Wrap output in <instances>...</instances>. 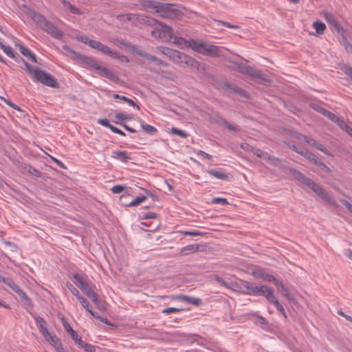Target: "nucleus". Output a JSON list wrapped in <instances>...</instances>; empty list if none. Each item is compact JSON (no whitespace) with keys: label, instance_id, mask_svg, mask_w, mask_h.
<instances>
[{"label":"nucleus","instance_id":"f257e3e1","mask_svg":"<svg viewBox=\"0 0 352 352\" xmlns=\"http://www.w3.org/2000/svg\"><path fill=\"white\" fill-rule=\"evenodd\" d=\"M190 43V47L197 53L211 57H218L221 55V50L214 45L192 39Z\"/></svg>","mask_w":352,"mask_h":352},{"label":"nucleus","instance_id":"c85d7f7f","mask_svg":"<svg viewBox=\"0 0 352 352\" xmlns=\"http://www.w3.org/2000/svg\"><path fill=\"white\" fill-rule=\"evenodd\" d=\"M307 187L316 192L320 198L326 193V191L313 180L311 181Z\"/></svg>","mask_w":352,"mask_h":352},{"label":"nucleus","instance_id":"79ce46f5","mask_svg":"<svg viewBox=\"0 0 352 352\" xmlns=\"http://www.w3.org/2000/svg\"><path fill=\"white\" fill-rule=\"evenodd\" d=\"M313 26L315 28L317 34H322L326 29V25L324 23L317 21L313 23Z\"/></svg>","mask_w":352,"mask_h":352},{"label":"nucleus","instance_id":"423d86ee","mask_svg":"<svg viewBox=\"0 0 352 352\" xmlns=\"http://www.w3.org/2000/svg\"><path fill=\"white\" fill-rule=\"evenodd\" d=\"M237 71L242 74H248L252 78L258 80L260 82H270L267 76L262 74L261 71L256 70L250 65H239Z\"/></svg>","mask_w":352,"mask_h":352},{"label":"nucleus","instance_id":"37998d69","mask_svg":"<svg viewBox=\"0 0 352 352\" xmlns=\"http://www.w3.org/2000/svg\"><path fill=\"white\" fill-rule=\"evenodd\" d=\"M45 338L50 342V344L56 349L58 346L61 344L60 340L56 336H52L50 333L49 336L45 337Z\"/></svg>","mask_w":352,"mask_h":352},{"label":"nucleus","instance_id":"69168bd1","mask_svg":"<svg viewBox=\"0 0 352 352\" xmlns=\"http://www.w3.org/2000/svg\"><path fill=\"white\" fill-rule=\"evenodd\" d=\"M4 283L8 286L12 290L17 289L18 285H16L12 278H7Z\"/></svg>","mask_w":352,"mask_h":352},{"label":"nucleus","instance_id":"7ed1b4c3","mask_svg":"<svg viewBox=\"0 0 352 352\" xmlns=\"http://www.w3.org/2000/svg\"><path fill=\"white\" fill-rule=\"evenodd\" d=\"M151 35L163 42H168L173 38L172 28L162 23H159L158 26L151 31Z\"/></svg>","mask_w":352,"mask_h":352},{"label":"nucleus","instance_id":"cd10ccee","mask_svg":"<svg viewBox=\"0 0 352 352\" xmlns=\"http://www.w3.org/2000/svg\"><path fill=\"white\" fill-rule=\"evenodd\" d=\"M62 323L65 331L70 335L72 340H74V342L77 341L78 338H79L77 332L72 328L69 322L65 318H62Z\"/></svg>","mask_w":352,"mask_h":352},{"label":"nucleus","instance_id":"a878e982","mask_svg":"<svg viewBox=\"0 0 352 352\" xmlns=\"http://www.w3.org/2000/svg\"><path fill=\"white\" fill-rule=\"evenodd\" d=\"M271 165L285 169L288 170L289 167L287 166V162L283 160H280L275 156L271 155L270 160L268 162Z\"/></svg>","mask_w":352,"mask_h":352},{"label":"nucleus","instance_id":"6e6552de","mask_svg":"<svg viewBox=\"0 0 352 352\" xmlns=\"http://www.w3.org/2000/svg\"><path fill=\"white\" fill-rule=\"evenodd\" d=\"M241 286L245 288L248 291L243 292V294L247 295H256V294H265L266 291H267V286L261 285V286H253L252 283L242 280Z\"/></svg>","mask_w":352,"mask_h":352},{"label":"nucleus","instance_id":"49530a36","mask_svg":"<svg viewBox=\"0 0 352 352\" xmlns=\"http://www.w3.org/2000/svg\"><path fill=\"white\" fill-rule=\"evenodd\" d=\"M324 116L329 118L331 121L336 123L338 125V123H340L342 120V119H340L338 116L328 110L327 111Z\"/></svg>","mask_w":352,"mask_h":352},{"label":"nucleus","instance_id":"6e6d98bb","mask_svg":"<svg viewBox=\"0 0 352 352\" xmlns=\"http://www.w3.org/2000/svg\"><path fill=\"white\" fill-rule=\"evenodd\" d=\"M310 107L314 109L316 111L322 114L323 116L325 115L326 112H327V109L322 107L321 106H320L319 104H316V103H311L310 104Z\"/></svg>","mask_w":352,"mask_h":352},{"label":"nucleus","instance_id":"5fc2aeb1","mask_svg":"<svg viewBox=\"0 0 352 352\" xmlns=\"http://www.w3.org/2000/svg\"><path fill=\"white\" fill-rule=\"evenodd\" d=\"M80 303L81 304V305L87 311H89V310H91V308H90V305H89V303L88 302V300L85 298L83 297L82 296H78V298H77Z\"/></svg>","mask_w":352,"mask_h":352},{"label":"nucleus","instance_id":"39448f33","mask_svg":"<svg viewBox=\"0 0 352 352\" xmlns=\"http://www.w3.org/2000/svg\"><path fill=\"white\" fill-rule=\"evenodd\" d=\"M76 39L106 55L109 56V54L111 53V49L100 41L90 39L87 36L80 35L76 36Z\"/></svg>","mask_w":352,"mask_h":352},{"label":"nucleus","instance_id":"20e7f679","mask_svg":"<svg viewBox=\"0 0 352 352\" xmlns=\"http://www.w3.org/2000/svg\"><path fill=\"white\" fill-rule=\"evenodd\" d=\"M34 78L41 83L53 88L58 87V82L50 74L40 69H35L34 71Z\"/></svg>","mask_w":352,"mask_h":352},{"label":"nucleus","instance_id":"ddd939ff","mask_svg":"<svg viewBox=\"0 0 352 352\" xmlns=\"http://www.w3.org/2000/svg\"><path fill=\"white\" fill-rule=\"evenodd\" d=\"M97 71L100 76L109 79L114 82L118 83L120 81V78L107 67L100 65L99 67H97Z\"/></svg>","mask_w":352,"mask_h":352},{"label":"nucleus","instance_id":"c756f323","mask_svg":"<svg viewBox=\"0 0 352 352\" xmlns=\"http://www.w3.org/2000/svg\"><path fill=\"white\" fill-rule=\"evenodd\" d=\"M199 248L200 246L198 244L188 245L182 248L180 250V253H182L184 255H187L199 251Z\"/></svg>","mask_w":352,"mask_h":352},{"label":"nucleus","instance_id":"603ef678","mask_svg":"<svg viewBox=\"0 0 352 352\" xmlns=\"http://www.w3.org/2000/svg\"><path fill=\"white\" fill-rule=\"evenodd\" d=\"M340 69L351 79L352 80V67L347 65H342Z\"/></svg>","mask_w":352,"mask_h":352},{"label":"nucleus","instance_id":"e433bc0d","mask_svg":"<svg viewBox=\"0 0 352 352\" xmlns=\"http://www.w3.org/2000/svg\"><path fill=\"white\" fill-rule=\"evenodd\" d=\"M160 4V2L153 1V0H144L142 3V5L144 7L147 8L154 9L155 12H156V10L158 9Z\"/></svg>","mask_w":352,"mask_h":352},{"label":"nucleus","instance_id":"e2e57ef3","mask_svg":"<svg viewBox=\"0 0 352 352\" xmlns=\"http://www.w3.org/2000/svg\"><path fill=\"white\" fill-rule=\"evenodd\" d=\"M276 309L281 314V315L285 318H287V315L285 311V309L283 306L278 302H276V305H274Z\"/></svg>","mask_w":352,"mask_h":352},{"label":"nucleus","instance_id":"09e8293b","mask_svg":"<svg viewBox=\"0 0 352 352\" xmlns=\"http://www.w3.org/2000/svg\"><path fill=\"white\" fill-rule=\"evenodd\" d=\"M157 49L163 54L167 56L169 58H170L174 50L164 47V46H158Z\"/></svg>","mask_w":352,"mask_h":352},{"label":"nucleus","instance_id":"9d476101","mask_svg":"<svg viewBox=\"0 0 352 352\" xmlns=\"http://www.w3.org/2000/svg\"><path fill=\"white\" fill-rule=\"evenodd\" d=\"M41 28L54 38L61 39L63 36V32L58 30L50 21L45 22V23Z\"/></svg>","mask_w":352,"mask_h":352},{"label":"nucleus","instance_id":"5701e85b","mask_svg":"<svg viewBox=\"0 0 352 352\" xmlns=\"http://www.w3.org/2000/svg\"><path fill=\"white\" fill-rule=\"evenodd\" d=\"M187 56L182 52L174 50L170 59L177 64H182L186 60Z\"/></svg>","mask_w":352,"mask_h":352},{"label":"nucleus","instance_id":"680f3d73","mask_svg":"<svg viewBox=\"0 0 352 352\" xmlns=\"http://www.w3.org/2000/svg\"><path fill=\"white\" fill-rule=\"evenodd\" d=\"M343 39V45L344 46V48L346 50V51L349 53H351L352 54V45L351 43L347 40L346 38L344 37L342 38Z\"/></svg>","mask_w":352,"mask_h":352},{"label":"nucleus","instance_id":"6ab92c4d","mask_svg":"<svg viewBox=\"0 0 352 352\" xmlns=\"http://www.w3.org/2000/svg\"><path fill=\"white\" fill-rule=\"evenodd\" d=\"M324 16L326 21L329 23V25H331L337 32L340 33V32L344 31L342 25L331 13L325 12Z\"/></svg>","mask_w":352,"mask_h":352},{"label":"nucleus","instance_id":"bf43d9fd","mask_svg":"<svg viewBox=\"0 0 352 352\" xmlns=\"http://www.w3.org/2000/svg\"><path fill=\"white\" fill-rule=\"evenodd\" d=\"M184 309L183 308H176V307H168L162 310L163 314H170V313H176L179 311H184Z\"/></svg>","mask_w":352,"mask_h":352},{"label":"nucleus","instance_id":"2eb2a0df","mask_svg":"<svg viewBox=\"0 0 352 352\" xmlns=\"http://www.w3.org/2000/svg\"><path fill=\"white\" fill-rule=\"evenodd\" d=\"M14 292H16L20 298L22 300L25 309L30 311V309L33 307V304L31 300V299L26 295V294L19 287V286H17V289H14L13 290Z\"/></svg>","mask_w":352,"mask_h":352},{"label":"nucleus","instance_id":"2f4dec72","mask_svg":"<svg viewBox=\"0 0 352 352\" xmlns=\"http://www.w3.org/2000/svg\"><path fill=\"white\" fill-rule=\"evenodd\" d=\"M76 344L80 348L83 349L87 352H95L96 348L94 346L88 344L83 341L80 337L78 338L77 341H75Z\"/></svg>","mask_w":352,"mask_h":352},{"label":"nucleus","instance_id":"8fccbe9b","mask_svg":"<svg viewBox=\"0 0 352 352\" xmlns=\"http://www.w3.org/2000/svg\"><path fill=\"white\" fill-rule=\"evenodd\" d=\"M265 270L263 268H256L252 271V274L255 278H263L265 274Z\"/></svg>","mask_w":352,"mask_h":352},{"label":"nucleus","instance_id":"f704fd0d","mask_svg":"<svg viewBox=\"0 0 352 352\" xmlns=\"http://www.w3.org/2000/svg\"><path fill=\"white\" fill-rule=\"evenodd\" d=\"M276 286L278 287L283 296H285L289 300L294 301V297L290 294L289 289L283 285L281 281L280 284H277Z\"/></svg>","mask_w":352,"mask_h":352},{"label":"nucleus","instance_id":"a211bd4d","mask_svg":"<svg viewBox=\"0 0 352 352\" xmlns=\"http://www.w3.org/2000/svg\"><path fill=\"white\" fill-rule=\"evenodd\" d=\"M14 292H16L20 298L22 300L25 309L30 311V309L33 307V304L31 300V299L26 295V294L19 287V286H17V289H14L13 290Z\"/></svg>","mask_w":352,"mask_h":352},{"label":"nucleus","instance_id":"7c9ffc66","mask_svg":"<svg viewBox=\"0 0 352 352\" xmlns=\"http://www.w3.org/2000/svg\"><path fill=\"white\" fill-rule=\"evenodd\" d=\"M184 64L191 67L192 68H195L197 70H200L201 69L204 70V65L201 66L199 62H198L197 60H196L195 59L189 56H187L186 60H185Z\"/></svg>","mask_w":352,"mask_h":352},{"label":"nucleus","instance_id":"72a5a7b5","mask_svg":"<svg viewBox=\"0 0 352 352\" xmlns=\"http://www.w3.org/2000/svg\"><path fill=\"white\" fill-rule=\"evenodd\" d=\"M262 295L265 297V298L269 302L273 304L274 305H276V302H279L278 299L275 297L274 290L272 288H270L269 287H267V291H266V293H265V294Z\"/></svg>","mask_w":352,"mask_h":352},{"label":"nucleus","instance_id":"dca6fc26","mask_svg":"<svg viewBox=\"0 0 352 352\" xmlns=\"http://www.w3.org/2000/svg\"><path fill=\"white\" fill-rule=\"evenodd\" d=\"M14 292H16L20 298L22 300L25 309L30 311V309L33 307V304L31 300V299L26 295V294L19 287V286H17V289H14L13 290Z\"/></svg>","mask_w":352,"mask_h":352},{"label":"nucleus","instance_id":"412c9836","mask_svg":"<svg viewBox=\"0 0 352 352\" xmlns=\"http://www.w3.org/2000/svg\"><path fill=\"white\" fill-rule=\"evenodd\" d=\"M223 87L226 89H228L231 93L236 94L239 96L245 98H249V94L246 91L236 85L225 83Z\"/></svg>","mask_w":352,"mask_h":352},{"label":"nucleus","instance_id":"c9c22d12","mask_svg":"<svg viewBox=\"0 0 352 352\" xmlns=\"http://www.w3.org/2000/svg\"><path fill=\"white\" fill-rule=\"evenodd\" d=\"M113 98L115 99H120V100H122V102H127L130 106L136 108L138 110L140 109V107L138 104H136L133 100H131V99H130L129 98H126V96H120V95H119L118 94H116L113 95Z\"/></svg>","mask_w":352,"mask_h":352},{"label":"nucleus","instance_id":"c03bdc74","mask_svg":"<svg viewBox=\"0 0 352 352\" xmlns=\"http://www.w3.org/2000/svg\"><path fill=\"white\" fill-rule=\"evenodd\" d=\"M146 199V196L141 195L138 196L133 201H131L129 204H126L125 205L128 207H133L139 205L140 203L143 202Z\"/></svg>","mask_w":352,"mask_h":352},{"label":"nucleus","instance_id":"f3484780","mask_svg":"<svg viewBox=\"0 0 352 352\" xmlns=\"http://www.w3.org/2000/svg\"><path fill=\"white\" fill-rule=\"evenodd\" d=\"M14 292H16L20 298L22 300L25 309L30 311V309L33 307V304L31 300V299L26 295V294L19 287V286H17V289H14L13 290Z\"/></svg>","mask_w":352,"mask_h":352},{"label":"nucleus","instance_id":"0eeeda50","mask_svg":"<svg viewBox=\"0 0 352 352\" xmlns=\"http://www.w3.org/2000/svg\"><path fill=\"white\" fill-rule=\"evenodd\" d=\"M63 48L67 52L72 54L74 57L78 60H80L84 64H85L87 67L91 69H95L97 70V67H100V65L98 64L97 61L94 58L91 56H87L80 54V52H76L74 50H72L68 45H63Z\"/></svg>","mask_w":352,"mask_h":352},{"label":"nucleus","instance_id":"0e129e2a","mask_svg":"<svg viewBox=\"0 0 352 352\" xmlns=\"http://www.w3.org/2000/svg\"><path fill=\"white\" fill-rule=\"evenodd\" d=\"M212 204H220L221 205H227L228 204V202L226 198H221V197H215L213 198L211 201Z\"/></svg>","mask_w":352,"mask_h":352},{"label":"nucleus","instance_id":"864d4df0","mask_svg":"<svg viewBox=\"0 0 352 352\" xmlns=\"http://www.w3.org/2000/svg\"><path fill=\"white\" fill-rule=\"evenodd\" d=\"M170 133L173 135H177L183 138H186L188 137V134L185 131L175 127H173L171 129Z\"/></svg>","mask_w":352,"mask_h":352},{"label":"nucleus","instance_id":"774afa93","mask_svg":"<svg viewBox=\"0 0 352 352\" xmlns=\"http://www.w3.org/2000/svg\"><path fill=\"white\" fill-rule=\"evenodd\" d=\"M303 157L309 160V161H312L313 160H315V155L312 153L311 152L309 151L307 148L305 149L302 155Z\"/></svg>","mask_w":352,"mask_h":352},{"label":"nucleus","instance_id":"bb28decb","mask_svg":"<svg viewBox=\"0 0 352 352\" xmlns=\"http://www.w3.org/2000/svg\"><path fill=\"white\" fill-rule=\"evenodd\" d=\"M217 122L224 126L225 128L228 129V130H230L234 132H239L241 131V129L239 126L236 125H233L232 124H230L226 119L221 117H219L218 120H217Z\"/></svg>","mask_w":352,"mask_h":352},{"label":"nucleus","instance_id":"aec40b11","mask_svg":"<svg viewBox=\"0 0 352 352\" xmlns=\"http://www.w3.org/2000/svg\"><path fill=\"white\" fill-rule=\"evenodd\" d=\"M288 170L292 174L294 177L298 180L299 182L306 185L307 186L311 182V179L307 177H306L304 174L300 173V171L293 168H289Z\"/></svg>","mask_w":352,"mask_h":352},{"label":"nucleus","instance_id":"a18cd8bd","mask_svg":"<svg viewBox=\"0 0 352 352\" xmlns=\"http://www.w3.org/2000/svg\"><path fill=\"white\" fill-rule=\"evenodd\" d=\"M321 199L325 201L329 205L332 206L334 208L338 207V204L336 202V201L331 196H329L327 192Z\"/></svg>","mask_w":352,"mask_h":352},{"label":"nucleus","instance_id":"a19ab883","mask_svg":"<svg viewBox=\"0 0 352 352\" xmlns=\"http://www.w3.org/2000/svg\"><path fill=\"white\" fill-rule=\"evenodd\" d=\"M0 48L4 52V53L10 58H15V53L13 49L10 47L5 45L0 41Z\"/></svg>","mask_w":352,"mask_h":352},{"label":"nucleus","instance_id":"338daca9","mask_svg":"<svg viewBox=\"0 0 352 352\" xmlns=\"http://www.w3.org/2000/svg\"><path fill=\"white\" fill-rule=\"evenodd\" d=\"M65 3H67L68 4V8H69V11L72 13V14H82V12L80 9L76 8L75 6H74L73 5H72L69 2H64Z\"/></svg>","mask_w":352,"mask_h":352},{"label":"nucleus","instance_id":"4be33fe9","mask_svg":"<svg viewBox=\"0 0 352 352\" xmlns=\"http://www.w3.org/2000/svg\"><path fill=\"white\" fill-rule=\"evenodd\" d=\"M111 157L123 163H126L129 160L131 159L129 153L125 151H114L112 152Z\"/></svg>","mask_w":352,"mask_h":352},{"label":"nucleus","instance_id":"58836bf2","mask_svg":"<svg viewBox=\"0 0 352 352\" xmlns=\"http://www.w3.org/2000/svg\"><path fill=\"white\" fill-rule=\"evenodd\" d=\"M111 58H116L118 60H120L122 63H128L129 61V59L127 58V56L122 55L121 54H119L116 52H114L111 50V53L109 55Z\"/></svg>","mask_w":352,"mask_h":352},{"label":"nucleus","instance_id":"ea45409f","mask_svg":"<svg viewBox=\"0 0 352 352\" xmlns=\"http://www.w3.org/2000/svg\"><path fill=\"white\" fill-rule=\"evenodd\" d=\"M141 127L145 133L150 135H154L157 132L155 127L150 124H144L143 122H141Z\"/></svg>","mask_w":352,"mask_h":352},{"label":"nucleus","instance_id":"b1692460","mask_svg":"<svg viewBox=\"0 0 352 352\" xmlns=\"http://www.w3.org/2000/svg\"><path fill=\"white\" fill-rule=\"evenodd\" d=\"M34 319H35L36 324L37 327L38 328L41 333L43 335V336L44 338L49 336L50 332L47 330V329L44 326V324H45V320L40 316H35Z\"/></svg>","mask_w":352,"mask_h":352},{"label":"nucleus","instance_id":"13d9d810","mask_svg":"<svg viewBox=\"0 0 352 352\" xmlns=\"http://www.w3.org/2000/svg\"><path fill=\"white\" fill-rule=\"evenodd\" d=\"M287 145L289 148H291L292 150H293L294 151L296 152L297 153H298L301 155H302V153L305 149V148H304L302 146H298L294 144H287Z\"/></svg>","mask_w":352,"mask_h":352},{"label":"nucleus","instance_id":"1a4fd4ad","mask_svg":"<svg viewBox=\"0 0 352 352\" xmlns=\"http://www.w3.org/2000/svg\"><path fill=\"white\" fill-rule=\"evenodd\" d=\"M158 298L162 299V298H170L171 300H178L181 301H184L188 302V304L193 305L195 306H199L201 305V299L199 298H194L186 295H176V296H159L157 297Z\"/></svg>","mask_w":352,"mask_h":352},{"label":"nucleus","instance_id":"4468645a","mask_svg":"<svg viewBox=\"0 0 352 352\" xmlns=\"http://www.w3.org/2000/svg\"><path fill=\"white\" fill-rule=\"evenodd\" d=\"M14 292H16L20 298L22 300L25 309L30 311V309L33 307V304L31 300V299L26 295V294L19 287V286H17V289H14L13 290Z\"/></svg>","mask_w":352,"mask_h":352},{"label":"nucleus","instance_id":"052dcab7","mask_svg":"<svg viewBox=\"0 0 352 352\" xmlns=\"http://www.w3.org/2000/svg\"><path fill=\"white\" fill-rule=\"evenodd\" d=\"M214 279L215 280L216 282H217L220 285H222L226 288H230V285L228 283H227L226 281H225L223 278H221V277H219V276L217 275H215L214 276Z\"/></svg>","mask_w":352,"mask_h":352},{"label":"nucleus","instance_id":"473e14b6","mask_svg":"<svg viewBox=\"0 0 352 352\" xmlns=\"http://www.w3.org/2000/svg\"><path fill=\"white\" fill-rule=\"evenodd\" d=\"M207 173H208L210 175L219 179L221 180H226L228 179V175L225 173L215 170V169H211V170H207Z\"/></svg>","mask_w":352,"mask_h":352},{"label":"nucleus","instance_id":"4d7b16f0","mask_svg":"<svg viewBox=\"0 0 352 352\" xmlns=\"http://www.w3.org/2000/svg\"><path fill=\"white\" fill-rule=\"evenodd\" d=\"M66 286L70 290L71 293L76 297V298L81 296L78 290L74 287L71 283L67 282Z\"/></svg>","mask_w":352,"mask_h":352},{"label":"nucleus","instance_id":"9b49d317","mask_svg":"<svg viewBox=\"0 0 352 352\" xmlns=\"http://www.w3.org/2000/svg\"><path fill=\"white\" fill-rule=\"evenodd\" d=\"M135 52L138 56L145 58L148 60L154 63L157 65L163 66L165 67H168L169 66L168 63H166L161 59H159L157 57H156L153 55H151L147 52H145L142 50H137Z\"/></svg>","mask_w":352,"mask_h":352},{"label":"nucleus","instance_id":"393cba45","mask_svg":"<svg viewBox=\"0 0 352 352\" xmlns=\"http://www.w3.org/2000/svg\"><path fill=\"white\" fill-rule=\"evenodd\" d=\"M21 54H23L24 56L27 57L30 60H31L33 63H37L36 57L34 53H32L29 49L24 47L23 45L21 44H18L16 45Z\"/></svg>","mask_w":352,"mask_h":352},{"label":"nucleus","instance_id":"4c0bfd02","mask_svg":"<svg viewBox=\"0 0 352 352\" xmlns=\"http://www.w3.org/2000/svg\"><path fill=\"white\" fill-rule=\"evenodd\" d=\"M174 38V41H173V43L178 45V46H180V47H183V46H186V47H190V43L191 42V40H189V41H187L183 38H181V37H178V36H175L173 35V38Z\"/></svg>","mask_w":352,"mask_h":352},{"label":"nucleus","instance_id":"f03ea898","mask_svg":"<svg viewBox=\"0 0 352 352\" xmlns=\"http://www.w3.org/2000/svg\"><path fill=\"white\" fill-rule=\"evenodd\" d=\"M156 13L162 18L175 19L183 15L182 10L176 8L173 5L160 3Z\"/></svg>","mask_w":352,"mask_h":352},{"label":"nucleus","instance_id":"de8ad7c7","mask_svg":"<svg viewBox=\"0 0 352 352\" xmlns=\"http://www.w3.org/2000/svg\"><path fill=\"white\" fill-rule=\"evenodd\" d=\"M263 279L265 281L273 283L275 285L280 284V280L276 279L272 274H267V272H265Z\"/></svg>","mask_w":352,"mask_h":352},{"label":"nucleus","instance_id":"3c124183","mask_svg":"<svg viewBox=\"0 0 352 352\" xmlns=\"http://www.w3.org/2000/svg\"><path fill=\"white\" fill-rule=\"evenodd\" d=\"M338 126L352 137V127L349 126L343 120L338 123Z\"/></svg>","mask_w":352,"mask_h":352},{"label":"nucleus","instance_id":"f8f14e48","mask_svg":"<svg viewBox=\"0 0 352 352\" xmlns=\"http://www.w3.org/2000/svg\"><path fill=\"white\" fill-rule=\"evenodd\" d=\"M28 16L31 18L36 24L41 28L48 20L41 14L36 12L33 9L29 8L27 10Z\"/></svg>","mask_w":352,"mask_h":352}]
</instances>
